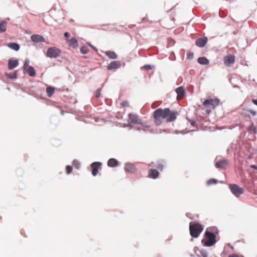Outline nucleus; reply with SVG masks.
<instances>
[{
  "label": "nucleus",
  "instance_id": "7ed1b4c3",
  "mask_svg": "<svg viewBox=\"0 0 257 257\" xmlns=\"http://www.w3.org/2000/svg\"><path fill=\"white\" fill-rule=\"evenodd\" d=\"M203 229L202 225L198 222H191L189 224L190 233L193 237H198Z\"/></svg>",
  "mask_w": 257,
  "mask_h": 257
},
{
  "label": "nucleus",
  "instance_id": "39448f33",
  "mask_svg": "<svg viewBox=\"0 0 257 257\" xmlns=\"http://www.w3.org/2000/svg\"><path fill=\"white\" fill-rule=\"evenodd\" d=\"M61 53V51L60 49L55 47H52L47 50L46 56L51 58H56L59 57Z\"/></svg>",
  "mask_w": 257,
  "mask_h": 257
},
{
  "label": "nucleus",
  "instance_id": "37998d69",
  "mask_svg": "<svg viewBox=\"0 0 257 257\" xmlns=\"http://www.w3.org/2000/svg\"><path fill=\"white\" fill-rule=\"evenodd\" d=\"M251 167L252 168H253V169H254L257 170V166H255V165H251Z\"/></svg>",
  "mask_w": 257,
  "mask_h": 257
},
{
  "label": "nucleus",
  "instance_id": "f8f14e48",
  "mask_svg": "<svg viewBox=\"0 0 257 257\" xmlns=\"http://www.w3.org/2000/svg\"><path fill=\"white\" fill-rule=\"evenodd\" d=\"M228 165V162L226 160H222L217 162L215 164V167L217 168L224 169L226 168Z\"/></svg>",
  "mask_w": 257,
  "mask_h": 257
},
{
  "label": "nucleus",
  "instance_id": "f03ea898",
  "mask_svg": "<svg viewBox=\"0 0 257 257\" xmlns=\"http://www.w3.org/2000/svg\"><path fill=\"white\" fill-rule=\"evenodd\" d=\"M221 104V102L217 98H209L203 101L201 108L205 111V114H209L213 109Z\"/></svg>",
  "mask_w": 257,
  "mask_h": 257
},
{
  "label": "nucleus",
  "instance_id": "20e7f679",
  "mask_svg": "<svg viewBox=\"0 0 257 257\" xmlns=\"http://www.w3.org/2000/svg\"><path fill=\"white\" fill-rule=\"evenodd\" d=\"M205 237L207 239H202V243L204 246H211L216 242V235L212 232L206 231L205 232Z\"/></svg>",
  "mask_w": 257,
  "mask_h": 257
},
{
  "label": "nucleus",
  "instance_id": "58836bf2",
  "mask_svg": "<svg viewBox=\"0 0 257 257\" xmlns=\"http://www.w3.org/2000/svg\"><path fill=\"white\" fill-rule=\"evenodd\" d=\"M193 57V54L191 53H189L188 54V58L189 59H192Z\"/></svg>",
  "mask_w": 257,
  "mask_h": 257
},
{
  "label": "nucleus",
  "instance_id": "72a5a7b5",
  "mask_svg": "<svg viewBox=\"0 0 257 257\" xmlns=\"http://www.w3.org/2000/svg\"><path fill=\"white\" fill-rule=\"evenodd\" d=\"M121 105L123 107H128L129 106V103L127 101H124L121 103Z\"/></svg>",
  "mask_w": 257,
  "mask_h": 257
},
{
  "label": "nucleus",
  "instance_id": "ddd939ff",
  "mask_svg": "<svg viewBox=\"0 0 257 257\" xmlns=\"http://www.w3.org/2000/svg\"><path fill=\"white\" fill-rule=\"evenodd\" d=\"M176 92L178 94L177 99L178 100L181 99L183 98L185 95V89L183 88V86L179 87L176 89Z\"/></svg>",
  "mask_w": 257,
  "mask_h": 257
},
{
  "label": "nucleus",
  "instance_id": "9b49d317",
  "mask_svg": "<svg viewBox=\"0 0 257 257\" xmlns=\"http://www.w3.org/2000/svg\"><path fill=\"white\" fill-rule=\"evenodd\" d=\"M31 39L33 42L35 43L45 42V38L42 36L38 34L32 35L31 36Z\"/></svg>",
  "mask_w": 257,
  "mask_h": 257
},
{
  "label": "nucleus",
  "instance_id": "393cba45",
  "mask_svg": "<svg viewBox=\"0 0 257 257\" xmlns=\"http://www.w3.org/2000/svg\"><path fill=\"white\" fill-rule=\"evenodd\" d=\"M27 73L30 76L32 77H34L36 75L35 70L34 68L32 66L29 67L27 70Z\"/></svg>",
  "mask_w": 257,
  "mask_h": 257
},
{
  "label": "nucleus",
  "instance_id": "aec40b11",
  "mask_svg": "<svg viewBox=\"0 0 257 257\" xmlns=\"http://www.w3.org/2000/svg\"><path fill=\"white\" fill-rule=\"evenodd\" d=\"M105 55L110 59H116L117 57V54L113 51H107L105 52Z\"/></svg>",
  "mask_w": 257,
  "mask_h": 257
},
{
  "label": "nucleus",
  "instance_id": "a19ab883",
  "mask_svg": "<svg viewBox=\"0 0 257 257\" xmlns=\"http://www.w3.org/2000/svg\"><path fill=\"white\" fill-rule=\"evenodd\" d=\"M64 36L65 38H68L69 37V34L68 32H65L64 33Z\"/></svg>",
  "mask_w": 257,
  "mask_h": 257
},
{
  "label": "nucleus",
  "instance_id": "e433bc0d",
  "mask_svg": "<svg viewBox=\"0 0 257 257\" xmlns=\"http://www.w3.org/2000/svg\"><path fill=\"white\" fill-rule=\"evenodd\" d=\"M247 111L250 113L252 115H255L256 114V112L255 111L251 109H249Z\"/></svg>",
  "mask_w": 257,
  "mask_h": 257
},
{
  "label": "nucleus",
  "instance_id": "6ab92c4d",
  "mask_svg": "<svg viewBox=\"0 0 257 257\" xmlns=\"http://www.w3.org/2000/svg\"><path fill=\"white\" fill-rule=\"evenodd\" d=\"M107 165L109 167H115L118 165V162L116 159L111 158L108 161Z\"/></svg>",
  "mask_w": 257,
  "mask_h": 257
},
{
  "label": "nucleus",
  "instance_id": "7c9ffc66",
  "mask_svg": "<svg viewBox=\"0 0 257 257\" xmlns=\"http://www.w3.org/2000/svg\"><path fill=\"white\" fill-rule=\"evenodd\" d=\"M216 183H217V180L214 179H211L207 181V184L209 185L213 184H215Z\"/></svg>",
  "mask_w": 257,
  "mask_h": 257
},
{
  "label": "nucleus",
  "instance_id": "c85d7f7f",
  "mask_svg": "<svg viewBox=\"0 0 257 257\" xmlns=\"http://www.w3.org/2000/svg\"><path fill=\"white\" fill-rule=\"evenodd\" d=\"M156 166L157 168L160 171H162L164 168V165L162 163H158V164Z\"/></svg>",
  "mask_w": 257,
  "mask_h": 257
},
{
  "label": "nucleus",
  "instance_id": "412c9836",
  "mask_svg": "<svg viewBox=\"0 0 257 257\" xmlns=\"http://www.w3.org/2000/svg\"><path fill=\"white\" fill-rule=\"evenodd\" d=\"M7 23L5 21H0V33L5 32L7 30Z\"/></svg>",
  "mask_w": 257,
  "mask_h": 257
},
{
  "label": "nucleus",
  "instance_id": "f704fd0d",
  "mask_svg": "<svg viewBox=\"0 0 257 257\" xmlns=\"http://www.w3.org/2000/svg\"><path fill=\"white\" fill-rule=\"evenodd\" d=\"M29 64V60L28 59H27L25 61L24 65V69H26V68L28 66Z\"/></svg>",
  "mask_w": 257,
  "mask_h": 257
},
{
  "label": "nucleus",
  "instance_id": "c03bdc74",
  "mask_svg": "<svg viewBox=\"0 0 257 257\" xmlns=\"http://www.w3.org/2000/svg\"><path fill=\"white\" fill-rule=\"evenodd\" d=\"M89 46L92 48L94 50H95V51H97V49L93 46H92L91 45L89 44Z\"/></svg>",
  "mask_w": 257,
  "mask_h": 257
},
{
  "label": "nucleus",
  "instance_id": "cd10ccee",
  "mask_svg": "<svg viewBox=\"0 0 257 257\" xmlns=\"http://www.w3.org/2000/svg\"><path fill=\"white\" fill-rule=\"evenodd\" d=\"M73 165L74 166V167L77 169H79L80 167V164L77 160L73 161Z\"/></svg>",
  "mask_w": 257,
  "mask_h": 257
},
{
  "label": "nucleus",
  "instance_id": "473e14b6",
  "mask_svg": "<svg viewBox=\"0 0 257 257\" xmlns=\"http://www.w3.org/2000/svg\"><path fill=\"white\" fill-rule=\"evenodd\" d=\"M250 130L252 131L254 133H256V130L253 123L249 126Z\"/></svg>",
  "mask_w": 257,
  "mask_h": 257
},
{
  "label": "nucleus",
  "instance_id": "4468645a",
  "mask_svg": "<svg viewBox=\"0 0 257 257\" xmlns=\"http://www.w3.org/2000/svg\"><path fill=\"white\" fill-rule=\"evenodd\" d=\"M207 40L208 39L206 37L199 38L196 41L195 44L198 47H203L206 44Z\"/></svg>",
  "mask_w": 257,
  "mask_h": 257
},
{
  "label": "nucleus",
  "instance_id": "2f4dec72",
  "mask_svg": "<svg viewBox=\"0 0 257 257\" xmlns=\"http://www.w3.org/2000/svg\"><path fill=\"white\" fill-rule=\"evenodd\" d=\"M101 91V88L97 89V90H96V91L95 92V95L96 97L98 98V97H99L100 96Z\"/></svg>",
  "mask_w": 257,
  "mask_h": 257
},
{
  "label": "nucleus",
  "instance_id": "a18cd8bd",
  "mask_svg": "<svg viewBox=\"0 0 257 257\" xmlns=\"http://www.w3.org/2000/svg\"><path fill=\"white\" fill-rule=\"evenodd\" d=\"M153 163H152L151 164L149 165L150 166H153Z\"/></svg>",
  "mask_w": 257,
  "mask_h": 257
},
{
  "label": "nucleus",
  "instance_id": "bb28decb",
  "mask_svg": "<svg viewBox=\"0 0 257 257\" xmlns=\"http://www.w3.org/2000/svg\"><path fill=\"white\" fill-rule=\"evenodd\" d=\"M88 51L89 49L86 46H82L80 49V52L83 54H87L88 52Z\"/></svg>",
  "mask_w": 257,
  "mask_h": 257
},
{
  "label": "nucleus",
  "instance_id": "c756f323",
  "mask_svg": "<svg viewBox=\"0 0 257 257\" xmlns=\"http://www.w3.org/2000/svg\"><path fill=\"white\" fill-rule=\"evenodd\" d=\"M72 171V167L70 166H67L66 167V171L67 174H70Z\"/></svg>",
  "mask_w": 257,
  "mask_h": 257
},
{
  "label": "nucleus",
  "instance_id": "4be33fe9",
  "mask_svg": "<svg viewBox=\"0 0 257 257\" xmlns=\"http://www.w3.org/2000/svg\"><path fill=\"white\" fill-rule=\"evenodd\" d=\"M54 92H55V89L53 87H51V86H49V87H47L46 92H47V96L49 97H52V95L54 94Z\"/></svg>",
  "mask_w": 257,
  "mask_h": 257
},
{
  "label": "nucleus",
  "instance_id": "79ce46f5",
  "mask_svg": "<svg viewBox=\"0 0 257 257\" xmlns=\"http://www.w3.org/2000/svg\"><path fill=\"white\" fill-rule=\"evenodd\" d=\"M252 102L255 104L256 105H257V99H252Z\"/></svg>",
  "mask_w": 257,
  "mask_h": 257
},
{
  "label": "nucleus",
  "instance_id": "f3484780",
  "mask_svg": "<svg viewBox=\"0 0 257 257\" xmlns=\"http://www.w3.org/2000/svg\"><path fill=\"white\" fill-rule=\"evenodd\" d=\"M19 64V62L17 60L10 59L8 62V68L13 69L16 68Z\"/></svg>",
  "mask_w": 257,
  "mask_h": 257
},
{
  "label": "nucleus",
  "instance_id": "6e6552de",
  "mask_svg": "<svg viewBox=\"0 0 257 257\" xmlns=\"http://www.w3.org/2000/svg\"><path fill=\"white\" fill-rule=\"evenodd\" d=\"M128 121L134 124H142V120L136 114L133 113L128 114Z\"/></svg>",
  "mask_w": 257,
  "mask_h": 257
},
{
  "label": "nucleus",
  "instance_id": "9d476101",
  "mask_svg": "<svg viewBox=\"0 0 257 257\" xmlns=\"http://www.w3.org/2000/svg\"><path fill=\"white\" fill-rule=\"evenodd\" d=\"M125 171L130 173H134L137 171V168L134 164L127 163L125 165Z\"/></svg>",
  "mask_w": 257,
  "mask_h": 257
},
{
  "label": "nucleus",
  "instance_id": "dca6fc26",
  "mask_svg": "<svg viewBox=\"0 0 257 257\" xmlns=\"http://www.w3.org/2000/svg\"><path fill=\"white\" fill-rule=\"evenodd\" d=\"M120 66V63L117 61H114L111 62L107 66V69L108 70H112L119 68Z\"/></svg>",
  "mask_w": 257,
  "mask_h": 257
},
{
  "label": "nucleus",
  "instance_id": "ea45409f",
  "mask_svg": "<svg viewBox=\"0 0 257 257\" xmlns=\"http://www.w3.org/2000/svg\"><path fill=\"white\" fill-rule=\"evenodd\" d=\"M123 127H133V126L130 124H123Z\"/></svg>",
  "mask_w": 257,
  "mask_h": 257
},
{
  "label": "nucleus",
  "instance_id": "1a4fd4ad",
  "mask_svg": "<svg viewBox=\"0 0 257 257\" xmlns=\"http://www.w3.org/2000/svg\"><path fill=\"white\" fill-rule=\"evenodd\" d=\"M102 165L100 162H94L91 164V168L92 169V175L95 176L98 173V170L101 168Z\"/></svg>",
  "mask_w": 257,
  "mask_h": 257
},
{
  "label": "nucleus",
  "instance_id": "0eeeda50",
  "mask_svg": "<svg viewBox=\"0 0 257 257\" xmlns=\"http://www.w3.org/2000/svg\"><path fill=\"white\" fill-rule=\"evenodd\" d=\"M235 60V56L234 55L229 54L224 57L223 62L226 66L230 67L234 64Z\"/></svg>",
  "mask_w": 257,
  "mask_h": 257
},
{
  "label": "nucleus",
  "instance_id": "a211bd4d",
  "mask_svg": "<svg viewBox=\"0 0 257 257\" xmlns=\"http://www.w3.org/2000/svg\"><path fill=\"white\" fill-rule=\"evenodd\" d=\"M67 42L70 46H72L73 48H76L78 46V41L75 38L67 40Z\"/></svg>",
  "mask_w": 257,
  "mask_h": 257
},
{
  "label": "nucleus",
  "instance_id": "4c0bfd02",
  "mask_svg": "<svg viewBox=\"0 0 257 257\" xmlns=\"http://www.w3.org/2000/svg\"><path fill=\"white\" fill-rule=\"evenodd\" d=\"M144 67L147 70H150L152 68L151 66L149 65H145Z\"/></svg>",
  "mask_w": 257,
  "mask_h": 257
},
{
  "label": "nucleus",
  "instance_id": "f257e3e1",
  "mask_svg": "<svg viewBox=\"0 0 257 257\" xmlns=\"http://www.w3.org/2000/svg\"><path fill=\"white\" fill-rule=\"evenodd\" d=\"M178 114V113L176 111L165 108L156 109L153 112V116L155 123L160 125L162 123V119H165L167 122H172L177 118Z\"/></svg>",
  "mask_w": 257,
  "mask_h": 257
},
{
  "label": "nucleus",
  "instance_id": "5701e85b",
  "mask_svg": "<svg viewBox=\"0 0 257 257\" xmlns=\"http://www.w3.org/2000/svg\"><path fill=\"white\" fill-rule=\"evenodd\" d=\"M198 62L200 64H203V65H206L209 63L208 60L206 57H199L198 59Z\"/></svg>",
  "mask_w": 257,
  "mask_h": 257
},
{
  "label": "nucleus",
  "instance_id": "b1692460",
  "mask_svg": "<svg viewBox=\"0 0 257 257\" xmlns=\"http://www.w3.org/2000/svg\"><path fill=\"white\" fill-rule=\"evenodd\" d=\"M8 46L16 51H18L20 49L19 45L18 44L15 43H10L8 44Z\"/></svg>",
  "mask_w": 257,
  "mask_h": 257
},
{
  "label": "nucleus",
  "instance_id": "c9c22d12",
  "mask_svg": "<svg viewBox=\"0 0 257 257\" xmlns=\"http://www.w3.org/2000/svg\"><path fill=\"white\" fill-rule=\"evenodd\" d=\"M228 257H244L243 256H240L236 253H232L231 254H229Z\"/></svg>",
  "mask_w": 257,
  "mask_h": 257
},
{
  "label": "nucleus",
  "instance_id": "423d86ee",
  "mask_svg": "<svg viewBox=\"0 0 257 257\" xmlns=\"http://www.w3.org/2000/svg\"><path fill=\"white\" fill-rule=\"evenodd\" d=\"M229 188L231 192L236 197H239L243 193V188L239 187L236 184H230Z\"/></svg>",
  "mask_w": 257,
  "mask_h": 257
},
{
  "label": "nucleus",
  "instance_id": "2eb2a0df",
  "mask_svg": "<svg viewBox=\"0 0 257 257\" xmlns=\"http://www.w3.org/2000/svg\"><path fill=\"white\" fill-rule=\"evenodd\" d=\"M159 175V172L156 169H150L148 171V177L152 179H156Z\"/></svg>",
  "mask_w": 257,
  "mask_h": 257
},
{
  "label": "nucleus",
  "instance_id": "a878e982",
  "mask_svg": "<svg viewBox=\"0 0 257 257\" xmlns=\"http://www.w3.org/2000/svg\"><path fill=\"white\" fill-rule=\"evenodd\" d=\"M5 75L9 78H11V79H14V78H17V73L16 72H14V73H5Z\"/></svg>",
  "mask_w": 257,
  "mask_h": 257
}]
</instances>
